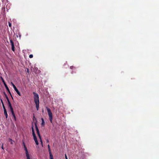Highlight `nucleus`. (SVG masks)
I'll use <instances>...</instances> for the list:
<instances>
[{
	"label": "nucleus",
	"mask_w": 159,
	"mask_h": 159,
	"mask_svg": "<svg viewBox=\"0 0 159 159\" xmlns=\"http://www.w3.org/2000/svg\"><path fill=\"white\" fill-rule=\"evenodd\" d=\"M34 100L36 105V107L37 111H38L39 108V95L36 93L33 92Z\"/></svg>",
	"instance_id": "nucleus-1"
},
{
	"label": "nucleus",
	"mask_w": 159,
	"mask_h": 159,
	"mask_svg": "<svg viewBox=\"0 0 159 159\" xmlns=\"http://www.w3.org/2000/svg\"><path fill=\"white\" fill-rule=\"evenodd\" d=\"M31 129L32 132V134L33 136L34 140L36 143V144L37 145H38L39 144V143L37 140V139L36 138V136L35 135V132L34 131V125H32L31 126Z\"/></svg>",
	"instance_id": "nucleus-2"
},
{
	"label": "nucleus",
	"mask_w": 159,
	"mask_h": 159,
	"mask_svg": "<svg viewBox=\"0 0 159 159\" xmlns=\"http://www.w3.org/2000/svg\"><path fill=\"white\" fill-rule=\"evenodd\" d=\"M47 111H48V116H49V119L51 123H52V120L53 118L52 113L50 109L47 107H46Z\"/></svg>",
	"instance_id": "nucleus-3"
},
{
	"label": "nucleus",
	"mask_w": 159,
	"mask_h": 159,
	"mask_svg": "<svg viewBox=\"0 0 159 159\" xmlns=\"http://www.w3.org/2000/svg\"><path fill=\"white\" fill-rule=\"evenodd\" d=\"M34 125H35V129H36V131L37 132V133L38 134V136L39 137V139L40 140V141L41 143L42 144V142L41 138V136L40 135L39 130L38 128V127H37V121L34 122Z\"/></svg>",
	"instance_id": "nucleus-4"
},
{
	"label": "nucleus",
	"mask_w": 159,
	"mask_h": 159,
	"mask_svg": "<svg viewBox=\"0 0 159 159\" xmlns=\"http://www.w3.org/2000/svg\"><path fill=\"white\" fill-rule=\"evenodd\" d=\"M11 84L12 86H13V87L14 89V90L19 95V96H21V95L20 93L19 92L18 89H17V88H16L15 85L12 82H11Z\"/></svg>",
	"instance_id": "nucleus-5"
},
{
	"label": "nucleus",
	"mask_w": 159,
	"mask_h": 159,
	"mask_svg": "<svg viewBox=\"0 0 159 159\" xmlns=\"http://www.w3.org/2000/svg\"><path fill=\"white\" fill-rule=\"evenodd\" d=\"M25 150V152L26 155L27 157V159H30V157L29 156V154L28 153L27 149L26 147H24Z\"/></svg>",
	"instance_id": "nucleus-6"
},
{
	"label": "nucleus",
	"mask_w": 159,
	"mask_h": 159,
	"mask_svg": "<svg viewBox=\"0 0 159 159\" xmlns=\"http://www.w3.org/2000/svg\"><path fill=\"white\" fill-rule=\"evenodd\" d=\"M4 85L5 86V87L6 88L7 90V91L8 92V93H9V94L11 96L12 98L13 99V97H12V96L11 94V93L9 90V89L8 87V86H7V85L6 84H5Z\"/></svg>",
	"instance_id": "nucleus-7"
},
{
	"label": "nucleus",
	"mask_w": 159,
	"mask_h": 159,
	"mask_svg": "<svg viewBox=\"0 0 159 159\" xmlns=\"http://www.w3.org/2000/svg\"><path fill=\"white\" fill-rule=\"evenodd\" d=\"M48 152H49V155H50V157H52L53 156H52V154L51 152V150L50 145H48Z\"/></svg>",
	"instance_id": "nucleus-8"
},
{
	"label": "nucleus",
	"mask_w": 159,
	"mask_h": 159,
	"mask_svg": "<svg viewBox=\"0 0 159 159\" xmlns=\"http://www.w3.org/2000/svg\"><path fill=\"white\" fill-rule=\"evenodd\" d=\"M4 113L6 118L7 119V118L8 115L7 113V110H4Z\"/></svg>",
	"instance_id": "nucleus-9"
},
{
	"label": "nucleus",
	"mask_w": 159,
	"mask_h": 159,
	"mask_svg": "<svg viewBox=\"0 0 159 159\" xmlns=\"http://www.w3.org/2000/svg\"><path fill=\"white\" fill-rule=\"evenodd\" d=\"M41 120H42V123H41V125L42 126H43L45 125V122L44 121V119L43 118H42Z\"/></svg>",
	"instance_id": "nucleus-10"
},
{
	"label": "nucleus",
	"mask_w": 159,
	"mask_h": 159,
	"mask_svg": "<svg viewBox=\"0 0 159 159\" xmlns=\"http://www.w3.org/2000/svg\"><path fill=\"white\" fill-rule=\"evenodd\" d=\"M7 101V102H8V106H9L10 108L12 107V106H11V102H10V101H9V100H8Z\"/></svg>",
	"instance_id": "nucleus-11"
},
{
	"label": "nucleus",
	"mask_w": 159,
	"mask_h": 159,
	"mask_svg": "<svg viewBox=\"0 0 159 159\" xmlns=\"http://www.w3.org/2000/svg\"><path fill=\"white\" fill-rule=\"evenodd\" d=\"M11 114H12V115L13 116V118H14V119L16 121V117L15 116V114L14 113H12Z\"/></svg>",
	"instance_id": "nucleus-12"
},
{
	"label": "nucleus",
	"mask_w": 159,
	"mask_h": 159,
	"mask_svg": "<svg viewBox=\"0 0 159 159\" xmlns=\"http://www.w3.org/2000/svg\"><path fill=\"white\" fill-rule=\"evenodd\" d=\"M1 79L2 81V82L4 84V85L5 84H6L3 79L2 77H1Z\"/></svg>",
	"instance_id": "nucleus-13"
},
{
	"label": "nucleus",
	"mask_w": 159,
	"mask_h": 159,
	"mask_svg": "<svg viewBox=\"0 0 159 159\" xmlns=\"http://www.w3.org/2000/svg\"><path fill=\"white\" fill-rule=\"evenodd\" d=\"M4 94L6 98L7 99V100L8 101V100H9V98H8L7 96V94L5 93L4 92Z\"/></svg>",
	"instance_id": "nucleus-14"
},
{
	"label": "nucleus",
	"mask_w": 159,
	"mask_h": 159,
	"mask_svg": "<svg viewBox=\"0 0 159 159\" xmlns=\"http://www.w3.org/2000/svg\"><path fill=\"white\" fill-rule=\"evenodd\" d=\"M11 49L13 51H15V47L14 45H11Z\"/></svg>",
	"instance_id": "nucleus-15"
},
{
	"label": "nucleus",
	"mask_w": 159,
	"mask_h": 159,
	"mask_svg": "<svg viewBox=\"0 0 159 159\" xmlns=\"http://www.w3.org/2000/svg\"><path fill=\"white\" fill-rule=\"evenodd\" d=\"M10 108V111H11V113H14L12 107Z\"/></svg>",
	"instance_id": "nucleus-16"
},
{
	"label": "nucleus",
	"mask_w": 159,
	"mask_h": 159,
	"mask_svg": "<svg viewBox=\"0 0 159 159\" xmlns=\"http://www.w3.org/2000/svg\"><path fill=\"white\" fill-rule=\"evenodd\" d=\"M10 42L11 44V46L12 45H14V43L13 42L12 39L10 40Z\"/></svg>",
	"instance_id": "nucleus-17"
},
{
	"label": "nucleus",
	"mask_w": 159,
	"mask_h": 159,
	"mask_svg": "<svg viewBox=\"0 0 159 159\" xmlns=\"http://www.w3.org/2000/svg\"><path fill=\"white\" fill-rule=\"evenodd\" d=\"M9 141H10V142H11V144H13V141H12V139H9Z\"/></svg>",
	"instance_id": "nucleus-18"
},
{
	"label": "nucleus",
	"mask_w": 159,
	"mask_h": 159,
	"mask_svg": "<svg viewBox=\"0 0 159 159\" xmlns=\"http://www.w3.org/2000/svg\"><path fill=\"white\" fill-rule=\"evenodd\" d=\"M2 107H3L4 111V110H6L4 104H2Z\"/></svg>",
	"instance_id": "nucleus-19"
},
{
	"label": "nucleus",
	"mask_w": 159,
	"mask_h": 159,
	"mask_svg": "<svg viewBox=\"0 0 159 159\" xmlns=\"http://www.w3.org/2000/svg\"><path fill=\"white\" fill-rule=\"evenodd\" d=\"M33 55L32 54H30L29 55V57L30 58H32L33 57Z\"/></svg>",
	"instance_id": "nucleus-20"
},
{
	"label": "nucleus",
	"mask_w": 159,
	"mask_h": 159,
	"mask_svg": "<svg viewBox=\"0 0 159 159\" xmlns=\"http://www.w3.org/2000/svg\"><path fill=\"white\" fill-rule=\"evenodd\" d=\"M22 143H23V146H24V147H26V146L25 145V143L23 141H22Z\"/></svg>",
	"instance_id": "nucleus-21"
},
{
	"label": "nucleus",
	"mask_w": 159,
	"mask_h": 159,
	"mask_svg": "<svg viewBox=\"0 0 159 159\" xmlns=\"http://www.w3.org/2000/svg\"><path fill=\"white\" fill-rule=\"evenodd\" d=\"M75 67H74V66H70V68L71 69H74V68H75Z\"/></svg>",
	"instance_id": "nucleus-22"
},
{
	"label": "nucleus",
	"mask_w": 159,
	"mask_h": 159,
	"mask_svg": "<svg viewBox=\"0 0 159 159\" xmlns=\"http://www.w3.org/2000/svg\"><path fill=\"white\" fill-rule=\"evenodd\" d=\"M8 24H9L8 25H9V26L10 27H11V23H10V22H8Z\"/></svg>",
	"instance_id": "nucleus-23"
},
{
	"label": "nucleus",
	"mask_w": 159,
	"mask_h": 159,
	"mask_svg": "<svg viewBox=\"0 0 159 159\" xmlns=\"http://www.w3.org/2000/svg\"><path fill=\"white\" fill-rule=\"evenodd\" d=\"M65 158L66 159H68L67 156L66 154H65Z\"/></svg>",
	"instance_id": "nucleus-24"
},
{
	"label": "nucleus",
	"mask_w": 159,
	"mask_h": 159,
	"mask_svg": "<svg viewBox=\"0 0 159 159\" xmlns=\"http://www.w3.org/2000/svg\"><path fill=\"white\" fill-rule=\"evenodd\" d=\"M1 103H2V104H4L3 103V101L1 99Z\"/></svg>",
	"instance_id": "nucleus-25"
},
{
	"label": "nucleus",
	"mask_w": 159,
	"mask_h": 159,
	"mask_svg": "<svg viewBox=\"0 0 159 159\" xmlns=\"http://www.w3.org/2000/svg\"><path fill=\"white\" fill-rule=\"evenodd\" d=\"M50 159H53V157H50Z\"/></svg>",
	"instance_id": "nucleus-26"
},
{
	"label": "nucleus",
	"mask_w": 159,
	"mask_h": 159,
	"mask_svg": "<svg viewBox=\"0 0 159 159\" xmlns=\"http://www.w3.org/2000/svg\"><path fill=\"white\" fill-rule=\"evenodd\" d=\"M34 119H35L36 120V118H35V117H34H34H33V120H34Z\"/></svg>",
	"instance_id": "nucleus-27"
},
{
	"label": "nucleus",
	"mask_w": 159,
	"mask_h": 159,
	"mask_svg": "<svg viewBox=\"0 0 159 159\" xmlns=\"http://www.w3.org/2000/svg\"><path fill=\"white\" fill-rule=\"evenodd\" d=\"M2 149H4V148H3V147L2 146Z\"/></svg>",
	"instance_id": "nucleus-28"
},
{
	"label": "nucleus",
	"mask_w": 159,
	"mask_h": 159,
	"mask_svg": "<svg viewBox=\"0 0 159 159\" xmlns=\"http://www.w3.org/2000/svg\"><path fill=\"white\" fill-rule=\"evenodd\" d=\"M42 112H44V111H43H43H42Z\"/></svg>",
	"instance_id": "nucleus-29"
},
{
	"label": "nucleus",
	"mask_w": 159,
	"mask_h": 159,
	"mask_svg": "<svg viewBox=\"0 0 159 159\" xmlns=\"http://www.w3.org/2000/svg\"><path fill=\"white\" fill-rule=\"evenodd\" d=\"M27 72H29V71H28V69Z\"/></svg>",
	"instance_id": "nucleus-30"
}]
</instances>
